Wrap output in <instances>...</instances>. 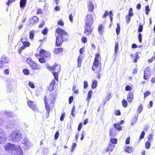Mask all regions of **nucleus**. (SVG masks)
<instances>
[{
    "label": "nucleus",
    "mask_w": 155,
    "mask_h": 155,
    "mask_svg": "<svg viewBox=\"0 0 155 155\" xmlns=\"http://www.w3.org/2000/svg\"><path fill=\"white\" fill-rule=\"evenodd\" d=\"M56 32L58 33V35L56 37V45L57 46H60L63 41L68 40L67 37L68 34L67 31L59 28L56 29Z\"/></svg>",
    "instance_id": "obj_1"
},
{
    "label": "nucleus",
    "mask_w": 155,
    "mask_h": 155,
    "mask_svg": "<svg viewBox=\"0 0 155 155\" xmlns=\"http://www.w3.org/2000/svg\"><path fill=\"white\" fill-rule=\"evenodd\" d=\"M12 141L13 142H17L19 141L22 138V135L21 132L15 130L12 132L10 135Z\"/></svg>",
    "instance_id": "obj_2"
},
{
    "label": "nucleus",
    "mask_w": 155,
    "mask_h": 155,
    "mask_svg": "<svg viewBox=\"0 0 155 155\" xmlns=\"http://www.w3.org/2000/svg\"><path fill=\"white\" fill-rule=\"evenodd\" d=\"M17 122L15 120V119H12L10 120L6 125V127L8 130H11L13 128H17L18 127Z\"/></svg>",
    "instance_id": "obj_3"
},
{
    "label": "nucleus",
    "mask_w": 155,
    "mask_h": 155,
    "mask_svg": "<svg viewBox=\"0 0 155 155\" xmlns=\"http://www.w3.org/2000/svg\"><path fill=\"white\" fill-rule=\"evenodd\" d=\"M26 62L32 69L36 70L40 68L39 66L33 61L31 58H28L26 60Z\"/></svg>",
    "instance_id": "obj_4"
},
{
    "label": "nucleus",
    "mask_w": 155,
    "mask_h": 155,
    "mask_svg": "<svg viewBox=\"0 0 155 155\" xmlns=\"http://www.w3.org/2000/svg\"><path fill=\"white\" fill-rule=\"evenodd\" d=\"M97 68L98 69L99 71H100L101 69V64L99 63V60L94 59L92 69L94 71Z\"/></svg>",
    "instance_id": "obj_5"
},
{
    "label": "nucleus",
    "mask_w": 155,
    "mask_h": 155,
    "mask_svg": "<svg viewBox=\"0 0 155 155\" xmlns=\"http://www.w3.org/2000/svg\"><path fill=\"white\" fill-rule=\"evenodd\" d=\"M86 25H91L93 23V16L91 15H87L85 19Z\"/></svg>",
    "instance_id": "obj_6"
},
{
    "label": "nucleus",
    "mask_w": 155,
    "mask_h": 155,
    "mask_svg": "<svg viewBox=\"0 0 155 155\" xmlns=\"http://www.w3.org/2000/svg\"><path fill=\"white\" fill-rule=\"evenodd\" d=\"M12 155H23V153L20 146H16Z\"/></svg>",
    "instance_id": "obj_7"
},
{
    "label": "nucleus",
    "mask_w": 155,
    "mask_h": 155,
    "mask_svg": "<svg viewBox=\"0 0 155 155\" xmlns=\"http://www.w3.org/2000/svg\"><path fill=\"white\" fill-rule=\"evenodd\" d=\"M16 146L13 144L11 143H9L7 145L5 146V149L6 151H7L8 152L11 153V155L13 152Z\"/></svg>",
    "instance_id": "obj_8"
},
{
    "label": "nucleus",
    "mask_w": 155,
    "mask_h": 155,
    "mask_svg": "<svg viewBox=\"0 0 155 155\" xmlns=\"http://www.w3.org/2000/svg\"><path fill=\"white\" fill-rule=\"evenodd\" d=\"M7 136L3 130L0 129V143H3L7 139Z\"/></svg>",
    "instance_id": "obj_9"
},
{
    "label": "nucleus",
    "mask_w": 155,
    "mask_h": 155,
    "mask_svg": "<svg viewBox=\"0 0 155 155\" xmlns=\"http://www.w3.org/2000/svg\"><path fill=\"white\" fill-rule=\"evenodd\" d=\"M48 100L47 97L45 96L44 98V100L45 104V108L47 111L46 112V116L48 117L49 115V112L50 110V107L48 104V101H47Z\"/></svg>",
    "instance_id": "obj_10"
},
{
    "label": "nucleus",
    "mask_w": 155,
    "mask_h": 155,
    "mask_svg": "<svg viewBox=\"0 0 155 155\" xmlns=\"http://www.w3.org/2000/svg\"><path fill=\"white\" fill-rule=\"evenodd\" d=\"M150 75V69L148 67L145 68L144 70L143 78L145 80L148 79Z\"/></svg>",
    "instance_id": "obj_11"
},
{
    "label": "nucleus",
    "mask_w": 155,
    "mask_h": 155,
    "mask_svg": "<svg viewBox=\"0 0 155 155\" xmlns=\"http://www.w3.org/2000/svg\"><path fill=\"white\" fill-rule=\"evenodd\" d=\"M22 143L25 149H27L31 146V143L27 138H25L23 139L22 141Z\"/></svg>",
    "instance_id": "obj_12"
},
{
    "label": "nucleus",
    "mask_w": 155,
    "mask_h": 155,
    "mask_svg": "<svg viewBox=\"0 0 155 155\" xmlns=\"http://www.w3.org/2000/svg\"><path fill=\"white\" fill-rule=\"evenodd\" d=\"M47 69L49 70L53 71H56L55 68H57V71L58 72H59L60 71V66L59 65L55 64L54 66L51 67L50 66H47Z\"/></svg>",
    "instance_id": "obj_13"
},
{
    "label": "nucleus",
    "mask_w": 155,
    "mask_h": 155,
    "mask_svg": "<svg viewBox=\"0 0 155 155\" xmlns=\"http://www.w3.org/2000/svg\"><path fill=\"white\" fill-rule=\"evenodd\" d=\"M6 115L8 117H12L13 116V114L11 112H8L6 110H2L0 112V116Z\"/></svg>",
    "instance_id": "obj_14"
},
{
    "label": "nucleus",
    "mask_w": 155,
    "mask_h": 155,
    "mask_svg": "<svg viewBox=\"0 0 155 155\" xmlns=\"http://www.w3.org/2000/svg\"><path fill=\"white\" fill-rule=\"evenodd\" d=\"M40 53L43 54V57L45 58H48V59L50 58V54L49 53L46 51L42 49L40 51Z\"/></svg>",
    "instance_id": "obj_15"
},
{
    "label": "nucleus",
    "mask_w": 155,
    "mask_h": 155,
    "mask_svg": "<svg viewBox=\"0 0 155 155\" xmlns=\"http://www.w3.org/2000/svg\"><path fill=\"white\" fill-rule=\"evenodd\" d=\"M91 25H86L85 29L84 31V33L86 35H91L92 32V29L91 28Z\"/></svg>",
    "instance_id": "obj_16"
},
{
    "label": "nucleus",
    "mask_w": 155,
    "mask_h": 155,
    "mask_svg": "<svg viewBox=\"0 0 155 155\" xmlns=\"http://www.w3.org/2000/svg\"><path fill=\"white\" fill-rule=\"evenodd\" d=\"M28 104L29 106L33 110H37V107L35 103L30 101L28 102Z\"/></svg>",
    "instance_id": "obj_17"
},
{
    "label": "nucleus",
    "mask_w": 155,
    "mask_h": 155,
    "mask_svg": "<svg viewBox=\"0 0 155 155\" xmlns=\"http://www.w3.org/2000/svg\"><path fill=\"white\" fill-rule=\"evenodd\" d=\"M56 93L51 94L50 95V98L48 100V102H50L51 103H54V100L56 98Z\"/></svg>",
    "instance_id": "obj_18"
},
{
    "label": "nucleus",
    "mask_w": 155,
    "mask_h": 155,
    "mask_svg": "<svg viewBox=\"0 0 155 155\" xmlns=\"http://www.w3.org/2000/svg\"><path fill=\"white\" fill-rule=\"evenodd\" d=\"M109 136L110 137H115L116 135V131L113 128H110L109 131Z\"/></svg>",
    "instance_id": "obj_19"
},
{
    "label": "nucleus",
    "mask_w": 155,
    "mask_h": 155,
    "mask_svg": "<svg viewBox=\"0 0 155 155\" xmlns=\"http://www.w3.org/2000/svg\"><path fill=\"white\" fill-rule=\"evenodd\" d=\"M133 93L129 92L128 93L127 97V99L129 103H131L133 100Z\"/></svg>",
    "instance_id": "obj_20"
},
{
    "label": "nucleus",
    "mask_w": 155,
    "mask_h": 155,
    "mask_svg": "<svg viewBox=\"0 0 155 155\" xmlns=\"http://www.w3.org/2000/svg\"><path fill=\"white\" fill-rule=\"evenodd\" d=\"M115 146L112 143H109L107 149V152L110 151L111 152L114 149V148Z\"/></svg>",
    "instance_id": "obj_21"
},
{
    "label": "nucleus",
    "mask_w": 155,
    "mask_h": 155,
    "mask_svg": "<svg viewBox=\"0 0 155 155\" xmlns=\"http://www.w3.org/2000/svg\"><path fill=\"white\" fill-rule=\"evenodd\" d=\"M55 81L54 80H53L50 84L49 87H48V89L49 91H51L53 90L54 86L55 84Z\"/></svg>",
    "instance_id": "obj_22"
},
{
    "label": "nucleus",
    "mask_w": 155,
    "mask_h": 155,
    "mask_svg": "<svg viewBox=\"0 0 155 155\" xmlns=\"http://www.w3.org/2000/svg\"><path fill=\"white\" fill-rule=\"evenodd\" d=\"M26 4V0H21L20 2V6L21 9L23 8Z\"/></svg>",
    "instance_id": "obj_23"
},
{
    "label": "nucleus",
    "mask_w": 155,
    "mask_h": 155,
    "mask_svg": "<svg viewBox=\"0 0 155 155\" xmlns=\"http://www.w3.org/2000/svg\"><path fill=\"white\" fill-rule=\"evenodd\" d=\"M94 8L93 4L89 1L88 4V8L89 11L92 12Z\"/></svg>",
    "instance_id": "obj_24"
},
{
    "label": "nucleus",
    "mask_w": 155,
    "mask_h": 155,
    "mask_svg": "<svg viewBox=\"0 0 155 155\" xmlns=\"http://www.w3.org/2000/svg\"><path fill=\"white\" fill-rule=\"evenodd\" d=\"M1 61L4 63H8L10 62L9 59L7 57L3 56L2 57L1 59Z\"/></svg>",
    "instance_id": "obj_25"
},
{
    "label": "nucleus",
    "mask_w": 155,
    "mask_h": 155,
    "mask_svg": "<svg viewBox=\"0 0 155 155\" xmlns=\"http://www.w3.org/2000/svg\"><path fill=\"white\" fill-rule=\"evenodd\" d=\"M124 150L126 152L129 153H131L133 151V150L131 147H129L128 146H126L124 148Z\"/></svg>",
    "instance_id": "obj_26"
},
{
    "label": "nucleus",
    "mask_w": 155,
    "mask_h": 155,
    "mask_svg": "<svg viewBox=\"0 0 155 155\" xmlns=\"http://www.w3.org/2000/svg\"><path fill=\"white\" fill-rule=\"evenodd\" d=\"M38 18L36 16H34L31 19L30 23L32 24H34L37 22L38 21Z\"/></svg>",
    "instance_id": "obj_27"
},
{
    "label": "nucleus",
    "mask_w": 155,
    "mask_h": 155,
    "mask_svg": "<svg viewBox=\"0 0 155 155\" xmlns=\"http://www.w3.org/2000/svg\"><path fill=\"white\" fill-rule=\"evenodd\" d=\"M111 97V93H108L107 94L106 97L104 100L105 103H106V102H107L109 100V99Z\"/></svg>",
    "instance_id": "obj_28"
},
{
    "label": "nucleus",
    "mask_w": 155,
    "mask_h": 155,
    "mask_svg": "<svg viewBox=\"0 0 155 155\" xmlns=\"http://www.w3.org/2000/svg\"><path fill=\"white\" fill-rule=\"evenodd\" d=\"M113 127L118 131H120L122 130L121 127L118 124H114Z\"/></svg>",
    "instance_id": "obj_29"
},
{
    "label": "nucleus",
    "mask_w": 155,
    "mask_h": 155,
    "mask_svg": "<svg viewBox=\"0 0 155 155\" xmlns=\"http://www.w3.org/2000/svg\"><path fill=\"white\" fill-rule=\"evenodd\" d=\"M63 49L61 48H56L54 49V52L55 54L61 53L63 51Z\"/></svg>",
    "instance_id": "obj_30"
},
{
    "label": "nucleus",
    "mask_w": 155,
    "mask_h": 155,
    "mask_svg": "<svg viewBox=\"0 0 155 155\" xmlns=\"http://www.w3.org/2000/svg\"><path fill=\"white\" fill-rule=\"evenodd\" d=\"M103 27L101 25H100L98 28V32L100 35L102 34L103 32Z\"/></svg>",
    "instance_id": "obj_31"
},
{
    "label": "nucleus",
    "mask_w": 155,
    "mask_h": 155,
    "mask_svg": "<svg viewBox=\"0 0 155 155\" xmlns=\"http://www.w3.org/2000/svg\"><path fill=\"white\" fill-rule=\"evenodd\" d=\"M80 56H79L78 58V64L77 67H81L82 62V59L80 58Z\"/></svg>",
    "instance_id": "obj_32"
},
{
    "label": "nucleus",
    "mask_w": 155,
    "mask_h": 155,
    "mask_svg": "<svg viewBox=\"0 0 155 155\" xmlns=\"http://www.w3.org/2000/svg\"><path fill=\"white\" fill-rule=\"evenodd\" d=\"M119 44L117 42H115L114 48V53L115 55L118 49Z\"/></svg>",
    "instance_id": "obj_33"
},
{
    "label": "nucleus",
    "mask_w": 155,
    "mask_h": 155,
    "mask_svg": "<svg viewBox=\"0 0 155 155\" xmlns=\"http://www.w3.org/2000/svg\"><path fill=\"white\" fill-rule=\"evenodd\" d=\"M93 92L92 91H89L88 93L87 97L86 98V100L89 101L90 98L91 97Z\"/></svg>",
    "instance_id": "obj_34"
},
{
    "label": "nucleus",
    "mask_w": 155,
    "mask_h": 155,
    "mask_svg": "<svg viewBox=\"0 0 155 155\" xmlns=\"http://www.w3.org/2000/svg\"><path fill=\"white\" fill-rule=\"evenodd\" d=\"M97 81L96 80H94L93 81L92 85V88L93 89H95L97 86Z\"/></svg>",
    "instance_id": "obj_35"
},
{
    "label": "nucleus",
    "mask_w": 155,
    "mask_h": 155,
    "mask_svg": "<svg viewBox=\"0 0 155 155\" xmlns=\"http://www.w3.org/2000/svg\"><path fill=\"white\" fill-rule=\"evenodd\" d=\"M22 40H23V38H22L21 39V42L23 45L25 46V47H28V46H29V45H30V43H29L28 42V41H22Z\"/></svg>",
    "instance_id": "obj_36"
},
{
    "label": "nucleus",
    "mask_w": 155,
    "mask_h": 155,
    "mask_svg": "<svg viewBox=\"0 0 155 155\" xmlns=\"http://www.w3.org/2000/svg\"><path fill=\"white\" fill-rule=\"evenodd\" d=\"M117 27L116 28V31L117 34L118 35L119 34L120 30V26L118 23H117Z\"/></svg>",
    "instance_id": "obj_37"
},
{
    "label": "nucleus",
    "mask_w": 155,
    "mask_h": 155,
    "mask_svg": "<svg viewBox=\"0 0 155 155\" xmlns=\"http://www.w3.org/2000/svg\"><path fill=\"white\" fill-rule=\"evenodd\" d=\"M34 33L35 31L34 30H32L30 32L29 38L30 39H31L34 38Z\"/></svg>",
    "instance_id": "obj_38"
},
{
    "label": "nucleus",
    "mask_w": 155,
    "mask_h": 155,
    "mask_svg": "<svg viewBox=\"0 0 155 155\" xmlns=\"http://www.w3.org/2000/svg\"><path fill=\"white\" fill-rule=\"evenodd\" d=\"M123 106L124 107H126L127 105V102L125 100L123 99L122 101Z\"/></svg>",
    "instance_id": "obj_39"
},
{
    "label": "nucleus",
    "mask_w": 155,
    "mask_h": 155,
    "mask_svg": "<svg viewBox=\"0 0 155 155\" xmlns=\"http://www.w3.org/2000/svg\"><path fill=\"white\" fill-rule=\"evenodd\" d=\"M150 145L151 144L150 142L148 141H147L145 144V148L147 149H149L150 147Z\"/></svg>",
    "instance_id": "obj_40"
},
{
    "label": "nucleus",
    "mask_w": 155,
    "mask_h": 155,
    "mask_svg": "<svg viewBox=\"0 0 155 155\" xmlns=\"http://www.w3.org/2000/svg\"><path fill=\"white\" fill-rule=\"evenodd\" d=\"M110 141L113 144H116L117 143V140L116 138H111Z\"/></svg>",
    "instance_id": "obj_41"
},
{
    "label": "nucleus",
    "mask_w": 155,
    "mask_h": 155,
    "mask_svg": "<svg viewBox=\"0 0 155 155\" xmlns=\"http://www.w3.org/2000/svg\"><path fill=\"white\" fill-rule=\"evenodd\" d=\"M134 15V13L133 12V9L132 8H130L129 10L128 14V15L132 16Z\"/></svg>",
    "instance_id": "obj_42"
},
{
    "label": "nucleus",
    "mask_w": 155,
    "mask_h": 155,
    "mask_svg": "<svg viewBox=\"0 0 155 155\" xmlns=\"http://www.w3.org/2000/svg\"><path fill=\"white\" fill-rule=\"evenodd\" d=\"M132 16H130L129 15H127L126 16V20L127 23L128 24L130 21V17Z\"/></svg>",
    "instance_id": "obj_43"
},
{
    "label": "nucleus",
    "mask_w": 155,
    "mask_h": 155,
    "mask_svg": "<svg viewBox=\"0 0 155 155\" xmlns=\"http://www.w3.org/2000/svg\"><path fill=\"white\" fill-rule=\"evenodd\" d=\"M76 86L75 85H74L73 86V87L72 88V91L74 92L75 93L78 94V90L77 89L76 90Z\"/></svg>",
    "instance_id": "obj_44"
},
{
    "label": "nucleus",
    "mask_w": 155,
    "mask_h": 155,
    "mask_svg": "<svg viewBox=\"0 0 155 155\" xmlns=\"http://www.w3.org/2000/svg\"><path fill=\"white\" fill-rule=\"evenodd\" d=\"M150 10L149 6L148 5L147 6L145 7V13L147 15H148L149 13V11Z\"/></svg>",
    "instance_id": "obj_45"
},
{
    "label": "nucleus",
    "mask_w": 155,
    "mask_h": 155,
    "mask_svg": "<svg viewBox=\"0 0 155 155\" xmlns=\"http://www.w3.org/2000/svg\"><path fill=\"white\" fill-rule=\"evenodd\" d=\"M24 74L25 75H28L29 74V71L28 69H24L23 70V71Z\"/></svg>",
    "instance_id": "obj_46"
},
{
    "label": "nucleus",
    "mask_w": 155,
    "mask_h": 155,
    "mask_svg": "<svg viewBox=\"0 0 155 155\" xmlns=\"http://www.w3.org/2000/svg\"><path fill=\"white\" fill-rule=\"evenodd\" d=\"M142 106L140 105L137 110V113H140L141 112V111L142 110Z\"/></svg>",
    "instance_id": "obj_47"
},
{
    "label": "nucleus",
    "mask_w": 155,
    "mask_h": 155,
    "mask_svg": "<svg viewBox=\"0 0 155 155\" xmlns=\"http://www.w3.org/2000/svg\"><path fill=\"white\" fill-rule=\"evenodd\" d=\"M150 94H151V93L149 91H147L146 92L144 93V99H145L146 98V97H147L150 95Z\"/></svg>",
    "instance_id": "obj_48"
},
{
    "label": "nucleus",
    "mask_w": 155,
    "mask_h": 155,
    "mask_svg": "<svg viewBox=\"0 0 155 155\" xmlns=\"http://www.w3.org/2000/svg\"><path fill=\"white\" fill-rule=\"evenodd\" d=\"M53 75L54 76L55 79L56 80H58V73L57 72H54L53 73Z\"/></svg>",
    "instance_id": "obj_49"
},
{
    "label": "nucleus",
    "mask_w": 155,
    "mask_h": 155,
    "mask_svg": "<svg viewBox=\"0 0 155 155\" xmlns=\"http://www.w3.org/2000/svg\"><path fill=\"white\" fill-rule=\"evenodd\" d=\"M45 58H44L43 57V58H39V61L40 63H45Z\"/></svg>",
    "instance_id": "obj_50"
},
{
    "label": "nucleus",
    "mask_w": 155,
    "mask_h": 155,
    "mask_svg": "<svg viewBox=\"0 0 155 155\" xmlns=\"http://www.w3.org/2000/svg\"><path fill=\"white\" fill-rule=\"evenodd\" d=\"M59 136V133L58 131H57L56 132L54 135V139L56 140L58 139Z\"/></svg>",
    "instance_id": "obj_51"
},
{
    "label": "nucleus",
    "mask_w": 155,
    "mask_h": 155,
    "mask_svg": "<svg viewBox=\"0 0 155 155\" xmlns=\"http://www.w3.org/2000/svg\"><path fill=\"white\" fill-rule=\"evenodd\" d=\"M137 118L136 117H135L133 118L132 121L131 122V124L132 126H133L134 124H135L137 121Z\"/></svg>",
    "instance_id": "obj_52"
},
{
    "label": "nucleus",
    "mask_w": 155,
    "mask_h": 155,
    "mask_svg": "<svg viewBox=\"0 0 155 155\" xmlns=\"http://www.w3.org/2000/svg\"><path fill=\"white\" fill-rule=\"evenodd\" d=\"M143 29V26L142 25H139L138 29V31L139 32H141Z\"/></svg>",
    "instance_id": "obj_53"
},
{
    "label": "nucleus",
    "mask_w": 155,
    "mask_h": 155,
    "mask_svg": "<svg viewBox=\"0 0 155 155\" xmlns=\"http://www.w3.org/2000/svg\"><path fill=\"white\" fill-rule=\"evenodd\" d=\"M138 57V55L137 53H136L135 54V59L134 61V63H136L137 61V59Z\"/></svg>",
    "instance_id": "obj_54"
},
{
    "label": "nucleus",
    "mask_w": 155,
    "mask_h": 155,
    "mask_svg": "<svg viewBox=\"0 0 155 155\" xmlns=\"http://www.w3.org/2000/svg\"><path fill=\"white\" fill-rule=\"evenodd\" d=\"M75 111V107L74 106H73V107L72 109L71 110V115L74 117L75 115H74V114L73 113V112H74Z\"/></svg>",
    "instance_id": "obj_55"
},
{
    "label": "nucleus",
    "mask_w": 155,
    "mask_h": 155,
    "mask_svg": "<svg viewBox=\"0 0 155 155\" xmlns=\"http://www.w3.org/2000/svg\"><path fill=\"white\" fill-rule=\"evenodd\" d=\"M145 134V133L143 131L141 132V133L140 134V138H139V139L140 140H141L142 139H143V138Z\"/></svg>",
    "instance_id": "obj_56"
},
{
    "label": "nucleus",
    "mask_w": 155,
    "mask_h": 155,
    "mask_svg": "<svg viewBox=\"0 0 155 155\" xmlns=\"http://www.w3.org/2000/svg\"><path fill=\"white\" fill-rule=\"evenodd\" d=\"M125 89L126 91H130L131 90V87L129 85H127L125 87Z\"/></svg>",
    "instance_id": "obj_57"
},
{
    "label": "nucleus",
    "mask_w": 155,
    "mask_h": 155,
    "mask_svg": "<svg viewBox=\"0 0 155 155\" xmlns=\"http://www.w3.org/2000/svg\"><path fill=\"white\" fill-rule=\"evenodd\" d=\"M28 84L32 88H34L35 87L34 84L31 82H29Z\"/></svg>",
    "instance_id": "obj_58"
},
{
    "label": "nucleus",
    "mask_w": 155,
    "mask_h": 155,
    "mask_svg": "<svg viewBox=\"0 0 155 155\" xmlns=\"http://www.w3.org/2000/svg\"><path fill=\"white\" fill-rule=\"evenodd\" d=\"M148 140L151 141L153 140V136L151 134H150L148 137Z\"/></svg>",
    "instance_id": "obj_59"
},
{
    "label": "nucleus",
    "mask_w": 155,
    "mask_h": 155,
    "mask_svg": "<svg viewBox=\"0 0 155 155\" xmlns=\"http://www.w3.org/2000/svg\"><path fill=\"white\" fill-rule=\"evenodd\" d=\"M43 13V11L42 9L40 8H39L37 11V14H42Z\"/></svg>",
    "instance_id": "obj_60"
},
{
    "label": "nucleus",
    "mask_w": 155,
    "mask_h": 155,
    "mask_svg": "<svg viewBox=\"0 0 155 155\" xmlns=\"http://www.w3.org/2000/svg\"><path fill=\"white\" fill-rule=\"evenodd\" d=\"M130 137H128L127 138L125 141V143L126 144H128L130 143Z\"/></svg>",
    "instance_id": "obj_61"
},
{
    "label": "nucleus",
    "mask_w": 155,
    "mask_h": 155,
    "mask_svg": "<svg viewBox=\"0 0 155 155\" xmlns=\"http://www.w3.org/2000/svg\"><path fill=\"white\" fill-rule=\"evenodd\" d=\"M65 113H64L61 115V117H60V120H61V121H62L63 120L64 117V116H65Z\"/></svg>",
    "instance_id": "obj_62"
},
{
    "label": "nucleus",
    "mask_w": 155,
    "mask_h": 155,
    "mask_svg": "<svg viewBox=\"0 0 155 155\" xmlns=\"http://www.w3.org/2000/svg\"><path fill=\"white\" fill-rule=\"evenodd\" d=\"M82 126V123H80L79 124L78 129V131H79L81 130Z\"/></svg>",
    "instance_id": "obj_63"
},
{
    "label": "nucleus",
    "mask_w": 155,
    "mask_h": 155,
    "mask_svg": "<svg viewBox=\"0 0 155 155\" xmlns=\"http://www.w3.org/2000/svg\"><path fill=\"white\" fill-rule=\"evenodd\" d=\"M73 97L72 96L70 97L69 99V104H71V102L73 101Z\"/></svg>",
    "instance_id": "obj_64"
}]
</instances>
